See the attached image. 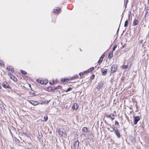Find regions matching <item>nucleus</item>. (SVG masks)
<instances>
[{
	"label": "nucleus",
	"instance_id": "f8f14e48",
	"mask_svg": "<svg viewBox=\"0 0 149 149\" xmlns=\"http://www.w3.org/2000/svg\"><path fill=\"white\" fill-rule=\"evenodd\" d=\"M107 117L109 118H110L111 120H113L114 119L115 117V115L113 114H111L109 115V116H107Z\"/></svg>",
	"mask_w": 149,
	"mask_h": 149
},
{
	"label": "nucleus",
	"instance_id": "4be33fe9",
	"mask_svg": "<svg viewBox=\"0 0 149 149\" xmlns=\"http://www.w3.org/2000/svg\"><path fill=\"white\" fill-rule=\"evenodd\" d=\"M128 2V0H124V4H125V7L126 8L127 4Z\"/></svg>",
	"mask_w": 149,
	"mask_h": 149
},
{
	"label": "nucleus",
	"instance_id": "9d476101",
	"mask_svg": "<svg viewBox=\"0 0 149 149\" xmlns=\"http://www.w3.org/2000/svg\"><path fill=\"white\" fill-rule=\"evenodd\" d=\"M144 17L145 21H147V20L149 18V12H146V14Z\"/></svg>",
	"mask_w": 149,
	"mask_h": 149
},
{
	"label": "nucleus",
	"instance_id": "f3484780",
	"mask_svg": "<svg viewBox=\"0 0 149 149\" xmlns=\"http://www.w3.org/2000/svg\"><path fill=\"white\" fill-rule=\"evenodd\" d=\"M60 10L59 8H58L56 9H54L53 13H59V11Z\"/></svg>",
	"mask_w": 149,
	"mask_h": 149
},
{
	"label": "nucleus",
	"instance_id": "a19ab883",
	"mask_svg": "<svg viewBox=\"0 0 149 149\" xmlns=\"http://www.w3.org/2000/svg\"><path fill=\"white\" fill-rule=\"evenodd\" d=\"M119 30V28H118V30H117V32H118Z\"/></svg>",
	"mask_w": 149,
	"mask_h": 149
},
{
	"label": "nucleus",
	"instance_id": "e433bc0d",
	"mask_svg": "<svg viewBox=\"0 0 149 149\" xmlns=\"http://www.w3.org/2000/svg\"><path fill=\"white\" fill-rule=\"evenodd\" d=\"M115 124L118 125H119V123L116 120L115 121Z\"/></svg>",
	"mask_w": 149,
	"mask_h": 149
},
{
	"label": "nucleus",
	"instance_id": "412c9836",
	"mask_svg": "<svg viewBox=\"0 0 149 149\" xmlns=\"http://www.w3.org/2000/svg\"><path fill=\"white\" fill-rule=\"evenodd\" d=\"M128 23V21L127 20H126L124 26L126 27L127 26Z\"/></svg>",
	"mask_w": 149,
	"mask_h": 149
},
{
	"label": "nucleus",
	"instance_id": "9b49d317",
	"mask_svg": "<svg viewBox=\"0 0 149 149\" xmlns=\"http://www.w3.org/2000/svg\"><path fill=\"white\" fill-rule=\"evenodd\" d=\"M116 66L115 65H113L111 67V73H114L116 71Z\"/></svg>",
	"mask_w": 149,
	"mask_h": 149
},
{
	"label": "nucleus",
	"instance_id": "f257e3e1",
	"mask_svg": "<svg viewBox=\"0 0 149 149\" xmlns=\"http://www.w3.org/2000/svg\"><path fill=\"white\" fill-rule=\"evenodd\" d=\"M8 74L10 77V78L13 79L14 81H17V79L16 78L14 75L11 74V73L8 72Z\"/></svg>",
	"mask_w": 149,
	"mask_h": 149
},
{
	"label": "nucleus",
	"instance_id": "4c0bfd02",
	"mask_svg": "<svg viewBox=\"0 0 149 149\" xmlns=\"http://www.w3.org/2000/svg\"><path fill=\"white\" fill-rule=\"evenodd\" d=\"M84 73H83V72H81L79 74V75L80 76H81L84 74Z\"/></svg>",
	"mask_w": 149,
	"mask_h": 149
},
{
	"label": "nucleus",
	"instance_id": "7c9ffc66",
	"mask_svg": "<svg viewBox=\"0 0 149 149\" xmlns=\"http://www.w3.org/2000/svg\"><path fill=\"white\" fill-rule=\"evenodd\" d=\"M91 70L90 69H89L87 71H85L84 72V73H87V72H91Z\"/></svg>",
	"mask_w": 149,
	"mask_h": 149
},
{
	"label": "nucleus",
	"instance_id": "ddd939ff",
	"mask_svg": "<svg viewBox=\"0 0 149 149\" xmlns=\"http://www.w3.org/2000/svg\"><path fill=\"white\" fill-rule=\"evenodd\" d=\"M107 69H104L102 70V74L103 75H105L107 73Z\"/></svg>",
	"mask_w": 149,
	"mask_h": 149
},
{
	"label": "nucleus",
	"instance_id": "4468645a",
	"mask_svg": "<svg viewBox=\"0 0 149 149\" xmlns=\"http://www.w3.org/2000/svg\"><path fill=\"white\" fill-rule=\"evenodd\" d=\"M115 134L116 135L117 137L118 138H119L120 137V133L118 131H117V132H115Z\"/></svg>",
	"mask_w": 149,
	"mask_h": 149
},
{
	"label": "nucleus",
	"instance_id": "20e7f679",
	"mask_svg": "<svg viewBox=\"0 0 149 149\" xmlns=\"http://www.w3.org/2000/svg\"><path fill=\"white\" fill-rule=\"evenodd\" d=\"M79 142L78 141H75L74 144V146L75 149H78L79 148Z\"/></svg>",
	"mask_w": 149,
	"mask_h": 149
},
{
	"label": "nucleus",
	"instance_id": "6ab92c4d",
	"mask_svg": "<svg viewBox=\"0 0 149 149\" xmlns=\"http://www.w3.org/2000/svg\"><path fill=\"white\" fill-rule=\"evenodd\" d=\"M113 56V52H110L109 54L108 55V58L109 59H111V58Z\"/></svg>",
	"mask_w": 149,
	"mask_h": 149
},
{
	"label": "nucleus",
	"instance_id": "aec40b11",
	"mask_svg": "<svg viewBox=\"0 0 149 149\" xmlns=\"http://www.w3.org/2000/svg\"><path fill=\"white\" fill-rule=\"evenodd\" d=\"M78 78V76L77 75H75L74 77H72L70 78V79L72 80L73 79H77Z\"/></svg>",
	"mask_w": 149,
	"mask_h": 149
},
{
	"label": "nucleus",
	"instance_id": "cd10ccee",
	"mask_svg": "<svg viewBox=\"0 0 149 149\" xmlns=\"http://www.w3.org/2000/svg\"><path fill=\"white\" fill-rule=\"evenodd\" d=\"M146 10V12H149V7L148 6H147L146 8H145Z\"/></svg>",
	"mask_w": 149,
	"mask_h": 149
},
{
	"label": "nucleus",
	"instance_id": "5701e85b",
	"mask_svg": "<svg viewBox=\"0 0 149 149\" xmlns=\"http://www.w3.org/2000/svg\"><path fill=\"white\" fill-rule=\"evenodd\" d=\"M72 88L71 87H69L65 91L66 92H68L72 90Z\"/></svg>",
	"mask_w": 149,
	"mask_h": 149
},
{
	"label": "nucleus",
	"instance_id": "dca6fc26",
	"mask_svg": "<svg viewBox=\"0 0 149 149\" xmlns=\"http://www.w3.org/2000/svg\"><path fill=\"white\" fill-rule=\"evenodd\" d=\"M138 23V21L137 19H135L133 22V25L135 26L137 25Z\"/></svg>",
	"mask_w": 149,
	"mask_h": 149
},
{
	"label": "nucleus",
	"instance_id": "473e14b6",
	"mask_svg": "<svg viewBox=\"0 0 149 149\" xmlns=\"http://www.w3.org/2000/svg\"><path fill=\"white\" fill-rule=\"evenodd\" d=\"M44 120L45 121H46L47 119H48V118H47V116H45L44 117Z\"/></svg>",
	"mask_w": 149,
	"mask_h": 149
},
{
	"label": "nucleus",
	"instance_id": "393cba45",
	"mask_svg": "<svg viewBox=\"0 0 149 149\" xmlns=\"http://www.w3.org/2000/svg\"><path fill=\"white\" fill-rule=\"evenodd\" d=\"M117 45H114V46L113 47V50H112V52L115 50L116 48V47H117Z\"/></svg>",
	"mask_w": 149,
	"mask_h": 149
},
{
	"label": "nucleus",
	"instance_id": "c9c22d12",
	"mask_svg": "<svg viewBox=\"0 0 149 149\" xmlns=\"http://www.w3.org/2000/svg\"><path fill=\"white\" fill-rule=\"evenodd\" d=\"M63 136L65 137L66 136V134L65 132H63Z\"/></svg>",
	"mask_w": 149,
	"mask_h": 149
},
{
	"label": "nucleus",
	"instance_id": "72a5a7b5",
	"mask_svg": "<svg viewBox=\"0 0 149 149\" xmlns=\"http://www.w3.org/2000/svg\"><path fill=\"white\" fill-rule=\"evenodd\" d=\"M113 130H114L116 132H117V131H118V130L116 128H113Z\"/></svg>",
	"mask_w": 149,
	"mask_h": 149
},
{
	"label": "nucleus",
	"instance_id": "a878e982",
	"mask_svg": "<svg viewBox=\"0 0 149 149\" xmlns=\"http://www.w3.org/2000/svg\"><path fill=\"white\" fill-rule=\"evenodd\" d=\"M4 64V63L2 60H0V65L2 66Z\"/></svg>",
	"mask_w": 149,
	"mask_h": 149
},
{
	"label": "nucleus",
	"instance_id": "2eb2a0df",
	"mask_svg": "<svg viewBox=\"0 0 149 149\" xmlns=\"http://www.w3.org/2000/svg\"><path fill=\"white\" fill-rule=\"evenodd\" d=\"M82 131L84 132L87 133L88 132L87 128L85 127H83L82 128Z\"/></svg>",
	"mask_w": 149,
	"mask_h": 149
},
{
	"label": "nucleus",
	"instance_id": "c03bdc74",
	"mask_svg": "<svg viewBox=\"0 0 149 149\" xmlns=\"http://www.w3.org/2000/svg\"><path fill=\"white\" fill-rule=\"evenodd\" d=\"M148 1L149 2V0H148Z\"/></svg>",
	"mask_w": 149,
	"mask_h": 149
},
{
	"label": "nucleus",
	"instance_id": "f704fd0d",
	"mask_svg": "<svg viewBox=\"0 0 149 149\" xmlns=\"http://www.w3.org/2000/svg\"><path fill=\"white\" fill-rule=\"evenodd\" d=\"M95 77V75L94 74H93L92 76H91V77L90 78L91 79H94V77Z\"/></svg>",
	"mask_w": 149,
	"mask_h": 149
},
{
	"label": "nucleus",
	"instance_id": "2f4dec72",
	"mask_svg": "<svg viewBox=\"0 0 149 149\" xmlns=\"http://www.w3.org/2000/svg\"><path fill=\"white\" fill-rule=\"evenodd\" d=\"M143 40H141L139 42V44L140 45H141L143 42Z\"/></svg>",
	"mask_w": 149,
	"mask_h": 149
},
{
	"label": "nucleus",
	"instance_id": "ea45409f",
	"mask_svg": "<svg viewBox=\"0 0 149 149\" xmlns=\"http://www.w3.org/2000/svg\"><path fill=\"white\" fill-rule=\"evenodd\" d=\"M90 69L91 70V71H92V70H93L94 69V67H92Z\"/></svg>",
	"mask_w": 149,
	"mask_h": 149
},
{
	"label": "nucleus",
	"instance_id": "37998d69",
	"mask_svg": "<svg viewBox=\"0 0 149 149\" xmlns=\"http://www.w3.org/2000/svg\"><path fill=\"white\" fill-rule=\"evenodd\" d=\"M1 86L0 85V89H1Z\"/></svg>",
	"mask_w": 149,
	"mask_h": 149
},
{
	"label": "nucleus",
	"instance_id": "39448f33",
	"mask_svg": "<svg viewBox=\"0 0 149 149\" xmlns=\"http://www.w3.org/2000/svg\"><path fill=\"white\" fill-rule=\"evenodd\" d=\"M6 69L8 71H10L11 73H13L14 72V69L12 66H8L7 67Z\"/></svg>",
	"mask_w": 149,
	"mask_h": 149
},
{
	"label": "nucleus",
	"instance_id": "bb28decb",
	"mask_svg": "<svg viewBox=\"0 0 149 149\" xmlns=\"http://www.w3.org/2000/svg\"><path fill=\"white\" fill-rule=\"evenodd\" d=\"M43 82L44 83L43 84H47L48 82V81L45 80H43Z\"/></svg>",
	"mask_w": 149,
	"mask_h": 149
},
{
	"label": "nucleus",
	"instance_id": "c756f323",
	"mask_svg": "<svg viewBox=\"0 0 149 149\" xmlns=\"http://www.w3.org/2000/svg\"><path fill=\"white\" fill-rule=\"evenodd\" d=\"M103 60V59L102 58V57H100V58L99 60L98 61V63H101Z\"/></svg>",
	"mask_w": 149,
	"mask_h": 149
},
{
	"label": "nucleus",
	"instance_id": "79ce46f5",
	"mask_svg": "<svg viewBox=\"0 0 149 149\" xmlns=\"http://www.w3.org/2000/svg\"><path fill=\"white\" fill-rule=\"evenodd\" d=\"M130 15H129V18H128V19H130Z\"/></svg>",
	"mask_w": 149,
	"mask_h": 149
},
{
	"label": "nucleus",
	"instance_id": "423d86ee",
	"mask_svg": "<svg viewBox=\"0 0 149 149\" xmlns=\"http://www.w3.org/2000/svg\"><path fill=\"white\" fill-rule=\"evenodd\" d=\"M134 118V125H136L137 124L138 122L140 120V118L139 116L135 117L133 116Z\"/></svg>",
	"mask_w": 149,
	"mask_h": 149
},
{
	"label": "nucleus",
	"instance_id": "7ed1b4c3",
	"mask_svg": "<svg viewBox=\"0 0 149 149\" xmlns=\"http://www.w3.org/2000/svg\"><path fill=\"white\" fill-rule=\"evenodd\" d=\"M104 85V84L103 82H99L98 85V86L96 88V89L98 90H100L101 88Z\"/></svg>",
	"mask_w": 149,
	"mask_h": 149
},
{
	"label": "nucleus",
	"instance_id": "a211bd4d",
	"mask_svg": "<svg viewBox=\"0 0 149 149\" xmlns=\"http://www.w3.org/2000/svg\"><path fill=\"white\" fill-rule=\"evenodd\" d=\"M37 81L42 84H43L44 83L43 82V80L40 79H37Z\"/></svg>",
	"mask_w": 149,
	"mask_h": 149
},
{
	"label": "nucleus",
	"instance_id": "c85d7f7f",
	"mask_svg": "<svg viewBox=\"0 0 149 149\" xmlns=\"http://www.w3.org/2000/svg\"><path fill=\"white\" fill-rule=\"evenodd\" d=\"M21 72L22 74H26L27 73L25 71L23 70H21Z\"/></svg>",
	"mask_w": 149,
	"mask_h": 149
},
{
	"label": "nucleus",
	"instance_id": "b1692460",
	"mask_svg": "<svg viewBox=\"0 0 149 149\" xmlns=\"http://www.w3.org/2000/svg\"><path fill=\"white\" fill-rule=\"evenodd\" d=\"M63 132L62 131L59 130L58 133L60 135H61V136H63Z\"/></svg>",
	"mask_w": 149,
	"mask_h": 149
},
{
	"label": "nucleus",
	"instance_id": "f03ea898",
	"mask_svg": "<svg viewBox=\"0 0 149 149\" xmlns=\"http://www.w3.org/2000/svg\"><path fill=\"white\" fill-rule=\"evenodd\" d=\"M2 86L3 87L5 88H10L9 84L6 81L3 82L2 83Z\"/></svg>",
	"mask_w": 149,
	"mask_h": 149
},
{
	"label": "nucleus",
	"instance_id": "58836bf2",
	"mask_svg": "<svg viewBox=\"0 0 149 149\" xmlns=\"http://www.w3.org/2000/svg\"><path fill=\"white\" fill-rule=\"evenodd\" d=\"M104 57V54H103L102 55V56H101V57H102V59H103V58Z\"/></svg>",
	"mask_w": 149,
	"mask_h": 149
},
{
	"label": "nucleus",
	"instance_id": "6e6552de",
	"mask_svg": "<svg viewBox=\"0 0 149 149\" xmlns=\"http://www.w3.org/2000/svg\"><path fill=\"white\" fill-rule=\"evenodd\" d=\"M79 105L77 103H75L72 107V109L75 110H77L79 108Z\"/></svg>",
	"mask_w": 149,
	"mask_h": 149
},
{
	"label": "nucleus",
	"instance_id": "0eeeda50",
	"mask_svg": "<svg viewBox=\"0 0 149 149\" xmlns=\"http://www.w3.org/2000/svg\"><path fill=\"white\" fill-rule=\"evenodd\" d=\"M28 101L29 103L34 106H36L39 104L38 102L37 101H35L32 100Z\"/></svg>",
	"mask_w": 149,
	"mask_h": 149
},
{
	"label": "nucleus",
	"instance_id": "1a4fd4ad",
	"mask_svg": "<svg viewBox=\"0 0 149 149\" xmlns=\"http://www.w3.org/2000/svg\"><path fill=\"white\" fill-rule=\"evenodd\" d=\"M129 64H130V68H131V65H132V63H131V62H130V61H129V62H128L127 63V65H123L122 66V68L123 69H124L127 68L128 67V65Z\"/></svg>",
	"mask_w": 149,
	"mask_h": 149
}]
</instances>
